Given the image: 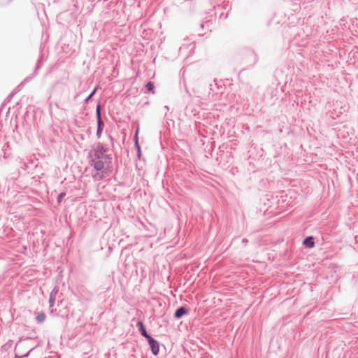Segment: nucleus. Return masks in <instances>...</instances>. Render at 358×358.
<instances>
[{
    "instance_id": "423d86ee",
    "label": "nucleus",
    "mask_w": 358,
    "mask_h": 358,
    "mask_svg": "<svg viewBox=\"0 0 358 358\" xmlns=\"http://www.w3.org/2000/svg\"><path fill=\"white\" fill-rule=\"evenodd\" d=\"M138 134H139V128H138L136 131L134 140H135L136 146L138 148V151H140V146L138 144Z\"/></svg>"
},
{
    "instance_id": "f03ea898",
    "label": "nucleus",
    "mask_w": 358,
    "mask_h": 358,
    "mask_svg": "<svg viewBox=\"0 0 358 358\" xmlns=\"http://www.w3.org/2000/svg\"><path fill=\"white\" fill-rule=\"evenodd\" d=\"M188 313L187 310L185 307L179 308L175 313V317L177 318L181 317L182 315Z\"/></svg>"
},
{
    "instance_id": "f8f14e48",
    "label": "nucleus",
    "mask_w": 358,
    "mask_h": 358,
    "mask_svg": "<svg viewBox=\"0 0 358 358\" xmlns=\"http://www.w3.org/2000/svg\"><path fill=\"white\" fill-rule=\"evenodd\" d=\"M96 90V88H95V89L93 90V92L90 94V95H91L92 96L95 94Z\"/></svg>"
},
{
    "instance_id": "f257e3e1",
    "label": "nucleus",
    "mask_w": 358,
    "mask_h": 358,
    "mask_svg": "<svg viewBox=\"0 0 358 358\" xmlns=\"http://www.w3.org/2000/svg\"><path fill=\"white\" fill-rule=\"evenodd\" d=\"M149 345L151 348L152 352L155 355H157L159 353V348L158 343L154 340L152 338L148 340Z\"/></svg>"
},
{
    "instance_id": "20e7f679",
    "label": "nucleus",
    "mask_w": 358,
    "mask_h": 358,
    "mask_svg": "<svg viewBox=\"0 0 358 358\" xmlns=\"http://www.w3.org/2000/svg\"><path fill=\"white\" fill-rule=\"evenodd\" d=\"M138 325L140 326V330L141 331L142 335L144 337H145L148 340L151 338L152 337L147 334L143 324L141 322H138Z\"/></svg>"
},
{
    "instance_id": "1a4fd4ad",
    "label": "nucleus",
    "mask_w": 358,
    "mask_h": 358,
    "mask_svg": "<svg viewBox=\"0 0 358 358\" xmlns=\"http://www.w3.org/2000/svg\"><path fill=\"white\" fill-rule=\"evenodd\" d=\"M100 110H101V106H100V105H98L96 106V110L97 120H102L101 117V111Z\"/></svg>"
},
{
    "instance_id": "4468645a",
    "label": "nucleus",
    "mask_w": 358,
    "mask_h": 358,
    "mask_svg": "<svg viewBox=\"0 0 358 358\" xmlns=\"http://www.w3.org/2000/svg\"><path fill=\"white\" fill-rule=\"evenodd\" d=\"M92 97L91 95L88 96V97L85 99V101L87 102L88 100Z\"/></svg>"
},
{
    "instance_id": "9b49d317",
    "label": "nucleus",
    "mask_w": 358,
    "mask_h": 358,
    "mask_svg": "<svg viewBox=\"0 0 358 358\" xmlns=\"http://www.w3.org/2000/svg\"><path fill=\"white\" fill-rule=\"evenodd\" d=\"M64 196V193H61L59 196H58V201L59 202L63 198V196Z\"/></svg>"
},
{
    "instance_id": "39448f33",
    "label": "nucleus",
    "mask_w": 358,
    "mask_h": 358,
    "mask_svg": "<svg viewBox=\"0 0 358 358\" xmlns=\"http://www.w3.org/2000/svg\"><path fill=\"white\" fill-rule=\"evenodd\" d=\"M97 123H98L97 135L99 136L101 131L103 129L104 124L102 120H97Z\"/></svg>"
},
{
    "instance_id": "6e6552de",
    "label": "nucleus",
    "mask_w": 358,
    "mask_h": 358,
    "mask_svg": "<svg viewBox=\"0 0 358 358\" xmlns=\"http://www.w3.org/2000/svg\"><path fill=\"white\" fill-rule=\"evenodd\" d=\"M45 319V315L43 313H39L36 315V320L39 322H42Z\"/></svg>"
},
{
    "instance_id": "0eeeda50",
    "label": "nucleus",
    "mask_w": 358,
    "mask_h": 358,
    "mask_svg": "<svg viewBox=\"0 0 358 358\" xmlns=\"http://www.w3.org/2000/svg\"><path fill=\"white\" fill-rule=\"evenodd\" d=\"M94 167L96 170H101L103 168V163L101 161L96 162L94 164Z\"/></svg>"
},
{
    "instance_id": "7ed1b4c3",
    "label": "nucleus",
    "mask_w": 358,
    "mask_h": 358,
    "mask_svg": "<svg viewBox=\"0 0 358 358\" xmlns=\"http://www.w3.org/2000/svg\"><path fill=\"white\" fill-rule=\"evenodd\" d=\"M303 243L306 246H307L308 248H313L314 245H315V243H314L312 237L306 238L304 240Z\"/></svg>"
},
{
    "instance_id": "9d476101",
    "label": "nucleus",
    "mask_w": 358,
    "mask_h": 358,
    "mask_svg": "<svg viewBox=\"0 0 358 358\" xmlns=\"http://www.w3.org/2000/svg\"><path fill=\"white\" fill-rule=\"evenodd\" d=\"M146 88L148 91L150 92H153V90H154V83H152V82H149L147 85H146Z\"/></svg>"
},
{
    "instance_id": "2eb2a0df",
    "label": "nucleus",
    "mask_w": 358,
    "mask_h": 358,
    "mask_svg": "<svg viewBox=\"0 0 358 358\" xmlns=\"http://www.w3.org/2000/svg\"><path fill=\"white\" fill-rule=\"evenodd\" d=\"M15 358H20V357H15Z\"/></svg>"
},
{
    "instance_id": "ddd939ff",
    "label": "nucleus",
    "mask_w": 358,
    "mask_h": 358,
    "mask_svg": "<svg viewBox=\"0 0 358 358\" xmlns=\"http://www.w3.org/2000/svg\"><path fill=\"white\" fill-rule=\"evenodd\" d=\"M92 97L91 95L88 96V97L85 99V101L87 102L88 100Z\"/></svg>"
}]
</instances>
